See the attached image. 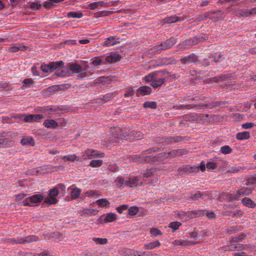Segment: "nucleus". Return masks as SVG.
Returning a JSON list of instances; mask_svg holds the SVG:
<instances>
[{
    "label": "nucleus",
    "mask_w": 256,
    "mask_h": 256,
    "mask_svg": "<svg viewBox=\"0 0 256 256\" xmlns=\"http://www.w3.org/2000/svg\"><path fill=\"white\" fill-rule=\"evenodd\" d=\"M70 74L67 66L66 68L62 70L60 72L58 71L56 73V75L58 77L66 76Z\"/></svg>",
    "instance_id": "nucleus-49"
},
{
    "label": "nucleus",
    "mask_w": 256,
    "mask_h": 256,
    "mask_svg": "<svg viewBox=\"0 0 256 256\" xmlns=\"http://www.w3.org/2000/svg\"><path fill=\"white\" fill-rule=\"evenodd\" d=\"M154 170L153 168L148 170L146 171V172L144 174L143 178H148L153 176L154 172Z\"/></svg>",
    "instance_id": "nucleus-59"
},
{
    "label": "nucleus",
    "mask_w": 256,
    "mask_h": 256,
    "mask_svg": "<svg viewBox=\"0 0 256 256\" xmlns=\"http://www.w3.org/2000/svg\"><path fill=\"white\" fill-rule=\"evenodd\" d=\"M126 254L127 256H152V255L150 252H141L134 250H129Z\"/></svg>",
    "instance_id": "nucleus-12"
},
{
    "label": "nucleus",
    "mask_w": 256,
    "mask_h": 256,
    "mask_svg": "<svg viewBox=\"0 0 256 256\" xmlns=\"http://www.w3.org/2000/svg\"><path fill=\"white\" fill-rule=\"evenodd\" d=\"M227 77L225 75H220L218 76L212 78L208 79V81L210 82H216L220 81H222L226 80Z\"/></svg>",
    "instance_id": "nucleus-41"
},
{
    "label": "nucleus",
    "mask_w": 256,
    "mask_h": 256,
    "mask_svg": "<svg viewBox=\"0 0 256 256\" xmlns=\"http://www.w3.org/2000/svg\"><path fill=\"white\" fill-rule=\"evenodd\" d=\"M224 14L220 10L208 12L202 15L198 16V18L200 20H204L208 18L213 22H216L224 18Z\"/></svg>",
    "instance_id": "nucleus-1"
},
{
    "label": "nucleus",
    "mask_w": 256,
    "mask_h": 256,
    "mask_svg": "<svg viewBox=\"0 0 256 256\" xmlns=\"http://www.w3.org/2000/svg\"><path fill=\"white\" fill-rule=\"evenodd\" d=\"M116 44V41L114 37H108L104 42V46H110Z\"/></svg>",
    "instance_id": "nucleus-40"
},
{
    "label": "nucleus",
    "mask_w": 256,
    "mask_h": 256,
    "mask_svg": "<svg viewBox=\"0 0 256 256\" xmlns=\"http://www.w3.org/2000/svg\"><path fill=\"white\" fill-rule=\"evenodd\" d=\"M166 58L158 59L156 61L154 65H156V66H160L166 64Z\"/></svg>",
    "instance_id": "nucleus-64"
},
{
    "label": "nucleus",
    "mask_w": 256,
    "mask_h": 256,
    "mask_svg": "<svg viewBox=\"0 0 256 256\" xmlns=\"http://www.w3.org/2000/svg\"><path fill=\"white\" fill-rule=\"evenodd\" d=\"M58 202L56 198L52 196L46 197L44 198V202L48 204H54Z\"/></svg>",
    "instance_id": "nucleus-50"
},
{
    "label": "nucleus",
    "mask_w": 256,
    "mask_h": 256,
    "mask_svg": "<svg viewBox=\"0 0 256 256\" xmlns=\"http://www.w3.org/2000/svg\"><path fill=\"white\" fill-rule=\"evenodd\" d=\"M250 138V133L248 132H242L237 133L236 138L238 140H248Z\"/></svg>",
    "instance_id": "nucleus-25"
},
{
    "label": "nucleus",
    "mask_w": 256,
    "mask_h": 256,
    "mask_svg": "<svg viewBox=\"0 0 256 256\" xmlns=\"http://www.w3.org/2000/svg\"><path fill=\"white\" fill-rule=\"evenodd\" d=\"M58 194L59 191L57 190V188H56V186L50 190L48 193V194L50 196H52L54 198L58 196Z\"/></svg>",
    "instance_id": "nucleus-62"
},
{
    "label": "nucleus",
    "mask_w": 256,
    "mask_h": 256,
    "mask_svg": "<svg viewBox=\"0 0 256 256\" xmlns=\"http://www.w3.org/2000/svg\"><path fill=\"white\" fill-rule=\"evenodd\" d=\"M82 16L83 14L81 12H70L67 14V16L69 18H80Z\"/></svg>",
    "instance_id": "nucleus-37"
},
{
    "label": "nucleus",
    "mask_w": 256,
    "mask_h": 256,
    "mask_svg": "<svg viewBox=\"0 0 256 256\" xmlns=\"http://www.w3.org/2000/svg\"><path fill=\"white\" fill-rule=\"evenodd\" d=\"M225 215L231 216L232 218H235L237 216H241L242 215L243 212L240 210H236V211L227 210L226 212Z\"/></svg>",
    "instance_id": "nucleus-29"
},
{
    "label": "nucleus",
    "mask_w": 256,
    "mask_h": 256,
    "mask_svg": "<svg viewBox=\"0 0 256 256\" xmlns=\"http://www.w3.org/2000/svg\"><path fill=\"white\" fill-rule=\"evenodd\" d=\"M172 244L176 246H188L192 244V242L186 240H176L172 242Z\"/></svg>",
    "instance_id": "nucleus-23"
},
{
    "label": "nucleus",
    "mask_w": 256,
    "mask_h": 256,
    "mask_svg": "<svg viewBox=\"0 0 256 256\" xmlns=\"http://www.w3.org/2000/svg\"><path fill=\"white\" fill-rule=\"evenodd\" d=\"M222 56L218 53H214L213 54H210L208 58H212L214 62L216 63H217L222 60Z\"/></svg>",
    "instance_id": "nucleus-34"
},
{
    "label": "nucleus",
    "mask_w": 256,
    "mask_h": 256,
    "mask_svg": "<svg viewBox=\"0 0 256 256\" xmlns=\"http://www.w3.org/2000/svg\"><path fill=\"white\" fill-rule=\"evenodd\" d=\"M104 154L100 152L97 150L92 149H87L84 152V154L82 158L78 159L79 161H82V160H92L96 158H103Z\"/></svg>",
    "instance_id": "nucleus-5"
},
{
    "label": "nucleus",
    "mask_w": 256,
    "mask_h": 256,
    "mask_svg": "<svg viewBox=\"0 0 256 256\" xmlns=\"http://www.w3.org/2000/svg\"><path fill=\"white\" fill-rule=\"evenodd\" d=\"M181 226V223L178 222H172L169 224L168 227L172 228L174 230L178 229L179 227Z\"/></svg>",
    "instance_id": "nucleus-57"
},
{
    "label": "nucleus",
    "mask_w": 256,
    "mask_h": 256,
    "mask_svg": "<svg viewBox=\"0 0 256 256\" xmlns=\"http://www.w3.org/2000/svg\"><path fill=\"white\" fill-rule=\"evenodd\" d=\"M160 74V72H152V73L148 74V75L145 76L144 78V79L146 82H152L156 74Z\"/></svg>",
    "instance_id": "nucleus-39"
},
{
    "label": "nucleus",
    "mask_w": 256,
    "mask_h": 256,
    "mask_svg": "<svg viewBox=\"0 0 256 256\" xmlns=\"http://www.w3.org/2000/svg\"><path fill=\"white\" fill-rule=\"evenodd\" d=\"M102 160H92L89 165L92 168H98L102 165Z\"/></svg>",
    "instance_id": "nucleus-48"
},
{
    "label": "nucleus",
    "mask_w": 256,
    "mask_h": 256,
    "mask_svg": "<svg viewBox=\"0 0 256 256\" xmlns=\"http://www.w3.org/2000/svg\"><path fill=\"white\" fill-rule=\"evenodd\" d=\"M188 216L192 218L196 216H201L205 214L204 211L203 210H192L190 212H188Z\"/></svg>",
    "instance_id": "nucleus-35"
},
{
    "label": "nucleus",
    "mask_w": 256,
    "mask_h": 256,
    "mask_svg": "<svg viewBox=\"0 0 256 256\" xmlns=\"http://www.w3.org/2000/svg\"><path fill=\"white\" fill-rule=\"evenodd\" d=\"M33 83V81L30 78L24 79L22 82V88L24 89L26 88L30 87Z\"/></svg>",
    "instance_id": "nucleus-51"
},
{
    "label": "nucleus",
    "mask_w": 256,
    "mask_h": 256,
    "mask_svg": "<svg viewBox=\"0 0 256 256\" xmlns=\"http://www.w3.org/2000/svg\"><path fill=\"white\" fill-rule=\"evenodd\" d=\"M179 170L184 172H198L199 168L195 166H190L187 165L180 168Z\"/></svg>",
    "instance_id": "nucleus-18"
},
{
    "label": "nucleus",
    "mask_w": 256,
    "mask_h": 256,
    "mask_svg": "<svg viewBox=\"0 0 256 256\" xmlns=\"http://www.w3.org/2000/svg\"><path fill=\"white\" fill-rule=\"evenodd\" d=\"M151 92L152 88L148 86H142L138 90V92L143 96L149 95Z\"/></svg>",
    "instance_id": "nucleus-27"
},
{
    "label": "nucleus",
    "mask_w": 256,
    "mask_h": 256,
    "mask_svg": "<svg viewBox=\"0 0 256 256\" xmlns=\"http://www.w3.org/2000/svg\"><path fill=\"white\" fill-rule=\"evenodd\" d=\"M242 202L244 205L248 207L253 208L256 206V204L251 199L248 198H244Z\"/></svg>",
    "instance_id": "nucleus-30"
},
{
    "label": "nucleus",
    "mask_w": 256,
    "mask_h": 256,
    "mask_svg": "<svg viewBox=\"0 0 256 256\" xmlns=\"http://www.w3.org/2000/svg\"><path fill=\"white\" fill-rule=\"evenodd\" d=\"M61 158L66 160V161H70V162H74L77 156L76 154H68L67 156H63L61 157Z\"/></svg>",
    "instance_id": "nucleus-52"
},
{
    "label": "nucleus",
    "mask_w": 256,
    "mask_h": 256,
    "mask_svg": "<svg viewBox=\"0 0 256 256\" xmlns=\"http://www.w3.org/2000/svg\"><path fill=\"white\" fill-rule=\"evenodd\" d=\"M112 133L113 136L114 138H120L121 140L126 138V136L124 134L122 130L119 128H118L116 130L114 134V132H112Z\"/></svg>",
    "instance_id": "nucleus-32"
},
{
    "label": "nucleus",
    "mask_w": 256,
    "mask_h": 256,
    "mask_svg": "<svg viewBox=\"0 0 256 256\" xmlns=\"http://www.w3.org/2000/svg\"><path fill=\"white\" fill-rule=\"evenodd\" d=\"M96 203L100 208L106 206L110 204V202L106 198H102L96 201Z\"/></svg>",
    "instance_id": "nucleus-46"
},
{
    "label": "nucleus",
    "mask_w": 256,
    "mask_h": 256,
    "mask_svg": "<svg viewBox=\"0 0 256 256\" xmlns=\"http://www.w3.org/2000/svg\"><path fill=\"white\" fill-rule=\"evenodd\" d=\"M179 20V18L176 16H172L169 17H166L163 20L164 23L171 24Z\"/></svg>",
    "instance_id": "nucleus-38"
},
{
    "label": "nucleus",
    "mask_w": 256,
    "mask_h": 256,
    "mask_svg": "<svg viewBox=\"0 0 256 256\" xmlns=\"http://www.w3.org/2000/svg\"><path fill=\"white\" fill-rule=\"evenodd\" d=\"M94 212V210L92 208L83 209L81 211V216L90 215L93 214Z\"/></svg>",
    "instance_id": "nucleus-61"
},
{
    "label": "nucleus",
    "mask_w": 256,
    "mask_h": 256,
    "mask_svg": "<svg viewBox=\"0 0 256 256\" xmlns=\"http://www.w3.org/2000/svg\"><path fill=\"white\" fill-rule=\"evenodd\" d=\"M20 143L23 146H33L35 144V141L33 138L32 136H24L22 138Z\"/></svg>",
    "instance_id": "nucleus-14"
},
{
    "label": "nucleus",
    "mask_w": 256,
    "mask_h": 256,
    "mask_svg": "<svg viewBox=\"0 0 256 256\" xmlns=\"http://www.w3.org/2000/svg\"><path fill=\"white\" fill-rule=\"evenodd\" d=\"M203 196V193L200 192H196L194 194L192 195L190 198L193 201H196L202 198Z\"/></svg>",
    "instance_id": "nucleus-56"
},
{
    "label": "nucleus",
    "mask_w": 256,
    "mask_h": 256,
    "mask_svg": "<svg viewBox=\"0 0 256 256\" xmlns=\"http://www.w3.org/2000/svg\"><path fill=\"white\" fill-rule=\"evenodd\" d=\"M38 240V236L31 235L18 238L17 240L14 238H8L6 240V242L12 244H24L25 243H30L36 242Z\"/></svg>",
    "instance_id": "nucleus-4"
},
{
    "label": "nucleus",
    "mask_w": 256,
    "mask_h": 256,
    "mask_svg": "<svg viewBox=\"0 0 256 256\" xmlns=\"http://www.w3.org/2000/svg\"><path fill=\"white\" fill-rule=\"evenodd\" d=\"M160 246V242L158 240H155L149 243L144 244V248L146 250H150Z\"/></svg>",
    "instance_id": "nucleus-21"
},
{
    "label": "nucleus",
    "mask_w": 256,
    "mask_h": 256,
    "mask_svg": "<svg viewBox=\"0 0 256 256\" xmlns=\"http://www.w3.org/2000/svg\"><path fill=\"white\" fill-rule=\"evenodd\" d=\"M206 168L208 170H213L217 168L218 164L216 162L212 160L208 162L206 164Z\"/></svg>",
    "instance_id": "nucleus-44"
},
{
    "label": "nucleus",
    "mask_w": 256,
    "mask_h": 256,
    "mask_svg": "<svg viewBox=\"0 0 256 256\" xmlns=\"http://www.w3.org/2000/svg\"><path fill=\"white\" fill-rule=\"evenodd\" d=\"M44 118V116L40 114H28L27 122H38L40 120Z\"/></svg>",
    "instance_id": "nucleus-17"
},
{
    "label": "nucleus",
    "mask_w": 256,
    "mask_h": 256,
    "mask_svg": "<svg viewBox=\"0 0 256 256\" xmlns=\"http://www.w3.org/2000/svg\"><path fill=\"white\" fill-rule=\"evenodd\" d=\"M110 2H106L104 1H99L90 3L88 5V8L90 10H95L96 8H100L102 7H108L110 6Z\"/></svg>",
    "instance_id": "nucleus-11"
},
{
    "label": "nucleus",
    "mask_w": 256,
    "mask_h": 256,
    "mask_svg": "<svg viewBox=\"0 0 256 256\" xmlns=\"http://www.w3.org/2000/svg\"><path fill=\"white\" fill-rule=\"evenodd\" d=\"M120 56L117 54H111L106 57V61L108 62H115L119 60Z\"/></svg>",
    "instance_id": "nucleus-24"
},
{
    "label": "nucleus",
    "mask_w": 256,
    "mask_h": 256,
    "mask_svg": "<svg viewBox=\"0 0 256 256\" xmlns=\"http://www.w3.org/2000/svg\"><path fill=\"white\" fill-rule=\"evenodd\" d=\"M44 198V196L40 194H34L26 198L22 202L24 206H32L34 204L40 202Z\"/></svg>",
    "instance_id": "nucleus-6"
},
{
    "label": "nucleus",
    "mask_w": 256,
    "mask_h": 256,
    "mask_svg": "<svg viewBox=\"0 0 256 256\" xmlns=\"http://www.w3.org/2000/svg\"><path fill=\"white\" fill-rule=\"evenodd\" d=\"M176 40L174 38H170L166 40V41L163 42L167 50L170 48L174 44H176Z\"/></svg>",
    "instance_id": "nucleus-33"
},
{
    "label": "nucleus",
    "mask_w": 256,
    "mask_h": 256,
    "mask_svg": "<svg viewBox=\"0 0 256 256\" xmlns=\"http://www.w3.org/2000/svg\"><path fill=\"white\" fill-rule=\"evenodd\" d=\"M244 246L242 244H231L228 246L226 247H222L219 248V250H224L225 251H234L236 250H240L244 248Z\"/></svg>",
    "instance_id": "nucleus-16"
},
{
    "label": "nucleus",
    "mask_w": 256,
    "mask_h": 256,
    "mask_svg": "<svg viewBox=\"0 0 256 256\" xmlns=\"http://www.w3.org/2000/svg\"><path fill=\"white\" fill-rule=\"evenodd\" d=\"M57 190L59 191V194H62L64 196L66 194V186L62 184H58L56 186Z\"/></svg>",
    "instance_id": "nucleus-55"
},
{
    "label": "nucleus",
    "mask_w": 256,
    "mask_h": 256,
    "mask_svg": "<svg viewBox=\"0 0 256 256\" xmlns=\"http://www.w3.org/2000/svg\"><path fill=\"white\" fill-rule=\"evenodd\" d=\"M92 60V64L94 66L105 64V61L103 60L100 57H96Z\"/></svg>",
    "instance_id": "nucleus-43"
},
{
    "label": "nucleus",
    "mask_w": 256,
    "mask_h": 256,
    "mask_svg": "<svg viewBox=\"0 0 256 256\" xmlns=\"http://www.w3.org/2000/svg\"><path fill=\"white\" fill-rule=\"evenodd\" d=\"M187 152V151L184 149H179V150H172L170 152H169L167 153H162L159 154L161 156H164L166 157L170 156L172 158H174L176 156H180L182 155H184Z\"/></svg>",
    "instance_id": "nucleus-10"
},
{
    "label": "nucleus",
    "mask_w": 256,
    "mask_h": 256,
    "mask_svg": "<svg viewBox=\"0 0 256 256\" xmlns=\"http://www.w3.org/2000/svg\"><path fill=\"white\" fill-rule=\"evenodd\" d=\"M232 149L229 146L226 145L220 148V152L222 154H226L231 153Z\"/></svg>",
    "instance_id": "nucleus-53"
},
{
    "label": "nucleus",
    "mask_w": 256,
    "mask_h": 256,
    "mask_svg": "<svg viewBox=\"0 0 256 256\" xmlns=\"http://www.w3.org/2000/svg\"><path fill=\"white\" fill-rule=\"evenodd\" d=\"M102 195V193L99 190H90L86 192L84 194L85 196L89 198L94 196H100Z\"/></svg>",
    "instance_id": "nucleus-28"
},
{
    "label": "nucleus",
    "mask_w": 256,
    "mask_h": 256,
    "mask_svg": "<svg viewBox=\"0 0 256 256\" xmlns=\"http://www.w3.org/2000/svg\"><path fill=\"white\" fill-rule=\"evenodd\" d=\"M112 12L110 11H100L96 14V16H108L110 15Z\"/></svg>",
    "instance_id": "nucleus-63"
},
{
    "label": "nucleus",
    "mask_w": 256,
    "mask_h": 256,
    "mask_svg": "<svg viewBox=\"0 0 256 256\" xmlns=\"http://www.w3.org/2000/svg\"><path fill=\"white\" fill-rule=\"evenodd\" d=\"M253 188L251 187H242L238 190V194L240 196H243L250 194Z\"/></svg>",
    "instance_id": "nucleus-20"
},
{
    "label": "nucleus",
    "mask_w": 256,
    "mask_h": 256,
    "mask_svg": "<svg viewBox=\"0 0 256 256\" xmlns=\"http://www.w3.org/2000/svg\"><path fill=\"white\" fill-rule=\"evenodd\" d=\"M162 52L160 44L155 46L150 50V53L153 54H159Z\"/></svg>",
    "instance_id": "nucleus-58"
},
{
    "label": "nucleus",
    "mask_w": 256,
    "mask_h": 256,
    "mask_svg": "<svg viewBox=\"0 0 256 256\" xmlns=\"http://www.w3.org/2000/svg\"><path fill=\"white\" fill-rule=\"evenodd\" d=\"M64 63L62 61L50 62L47 64H42L41 70L44 72L50 73L54 70H59L64 68Z\"/></svg>",
    "instance_id": "nucleus-2"
},
{
    "label": "nucleus",
    "mask_w": 256,
    "mask_h": 256,
    "mask_svg": "<svg viewBox=\"0 0 256 256\" xmlns=\"http://www.w3.org/2000/svg\"><path fill=\"white\" fill-rule=\"evenodd\" d=\"M198 60L197 56L192 54L184 58L180 59V62L183 64H188L192 62H195Z\"/></svg>",
    "instance_id": "nucleus-15"
},
{
    "label": "nucleus",
    "mask_w": 256,
    "mask_h": 256,
    "mask_svg": "<svg viewBox=\"0 0 256 256\" xmlns=\"http://www.w3.org/2000/svg\"><path fill=\"white\" fill-rule=\"evenodd\" d=\"M12 118L18 119L20 120H22L27 122V120H26L28 119V114H18L12 116Z\"/></svg>",
    "instance_id": "nucleus-54"
},
{
    "label": "nucleus",
    "mask_w": 256,
    "mask_h": 256,
    "mask_svg": "<svg viewBox=\"0 0 256 256\" xmlns=\"http://www.w3.org/2000/svg\"><path fill=\"white\" fill-rule=\"evenodd\" d=\"M143 106L144 108L156 109L157 107V104L155 102L147 101L144 104Z\"/></svg>",
    "instance_id": "nucleus-47"
},
{
    "label": "nucleus",
    "mask_w": 256,
    "mask_h": 256,
    "mask_svg": "<svg viewBox=\"0 0 256 256\" xmlns=\"http://www.w3.org/2000/svg\"><path fill=\"white\" fill-rule=\"evenodd\" d=\"M67 67L70 74L80 73L88 69V66L82 68L81 66L76 64H70L67 66Z\"/></svg>",
    "instance_id": "nucleus-8"
},
{
    "label": "nucleus",
    "mask_w": 256,
    "mask_h": 256,
    "mask_svg": "<svg viewBox=\"0 0 256 256\" xmlns=\"http://www.w3.org/2000/svg\"><path fill=\"white\" fill-rule=\"evenodd\" d=\"M150 234L152 238H155L158 236H162V232L160 230L155 228H152L150 230Z\"/></svg>",
    "instance_id": "nucleus-42"
},
{
    "label": "nucleus",
    "mask_w": 256,
    "mask_h": 256,
    "mask_svg": "<svg viewBox=\"0 0 256 256\" xmlns=\"http://www.w3.org/2000/svg\"><path fill=\"white\" fill-rule=\"evenodd\" d=\"M26 47L24 45H17L9 48L8 50L12 52H16L18 50H25Z\"/></svg>",
    "instance_id": "nucleus-36"
},
{
    "label": "nucleus",
    "mask_w": 256,
    "mask_h": 256,
    "mask_svg": "<svg viewBox=\"0 0 256 256\" xmlns=\"http://www.w3.org/2000/svg\"><path fill=\"white\" fill-rule=\"evenodd\" d=\"M158 76V74H156L152 82L150 84V86L154 88L160 87L164 83L165 78H159Z\"/></svg>",
    "instance_id": "nucleus-13"
},
{
    "label": "nucleus",
    "mask_w": 256,
    "mask_h": 256,
    "mask_svg": "<svg viewBox=\"0 0 256 256\" xmlns=\"http://www.w3.org/2000/svg\"><path fill=\"white\" fill-rule=\"evenodd\" d=\"M142 184L140 177L138 176L130 178L127 182V186L130 188L140 186Z\"/></svg>",
    "instance_id": "nucleus-9"
},
{
    "label": "nucleus",
    "mask_w": 256,
    "mask_h": 256,
    "mask_svg": "<svg viewBox=\"0 0 256 256\" xmlns=\"http://www.w3.org/2000/svg\"><path fill=\"white\" fill-rule=\"evenodd\" d=\"M116 220V214L114 213H110L107 214L104 219V223H108L112 222Z\"/></svg>",
    "instance_id": "nucleus-31"
},
{
    "label": "nucleus",
    "mask_w": 256,
    "mask_h": 256,
    "mask_svg": "<svg viewBox=\"0 0 256 256\" xmlns=\"http://www.w3.org/2000/svg\"><path fill=\"white\" fill-rule=\"evenodd\" d=\"M82 190L76 187L72 188L70 192V197L72 200L77 199L80 196Z\"/></svg>",
    "instance_id": "nucleus-26"
},
{
    "label": "nucleus",
    "mask_w": 256,
    "mask_h": 256,
    "mask_svg": "<svg viewBox=\"0 0 256 256\" xmlns=\"http://www.w3.org/2000/svg\"><path fill=\"white\" fill-rule=\"evenodd\" d=\"M17 135L16 133L10 134V132L0 133V148H4L9 144V140L7 137L13 138Z\"/></svg>",
    "instance_id": "nucleus-7"
},
{
    "label": "nucleus",
    "mask_w": 256,
    "mask_h": 256,
    "mask_svg": "<svg viewBox=\"0 0 256 256\" xmlns=\"http://www.w3.org/2000/svg\"><path fill=\"white\" fill-rule=\"evenodd\" d=\"M128 212L130 215L134 216L138 212V208L137 206H131L128 209Z\"/></svg>",
    "instance_id": "nucleus-60"
},
{
    "label": "nucleus",
    "mask_w": 256,
    "mask_h": 256,
    "mask_svg": "<svg viewBox=\"0 0 256 256\" xmlns=\"http://www.w3.org/2000/svg\"><path fill=\"white\" fill-rule=\"evenodd\" d=\"M202 41V40L200 38H198L197 36H194L185 40L184 42V44L186 46H194Z\"/></svg>",
    "instance_id": "nucleus-19"
},
{
    "label": "nucleus",
    "mask_w": 256,
    "mask_h": 256,
    "mask_svg": "<svg viewBox=\"0 0 256 256\" xmlns=\"http://www.w3.org/2000/svg\"><path fill=\"white\" fill-rule=\"evenodd\" d=\"M92 241L97 244H106L108 242V239L106 238H93Z\"/></svg>",
    "instance_id": "nucleus-45"
},
{
    "label": "nucleus",
    "mask_w": 256,
    "mask_h": 256,
    "mask_svg": "<svg viewBox=\"0 0 256 256\" xmlns=\"http://www.w3.org/2000/svg\"><path fill=\"white\" fill-rule=\"evenodd\" d=\"M219 102H214L210 104H204L202 105H197V104H188V105H184V104H180V105H176V106H174L172 107V108L178 110L181 109H187L189 110L190 108H198L199 107H202L204 106L207 108H214L216 106H218L219 105Z\"/></svg>",
    "instance_id": "nucleus-3"
},
{
    "label": "nucleus",
    "mask_w": 256,
    "mask_h": 256,
    "mask_svg": "<svg viewBox=\"0 0 256 256\" xmlns=\"http://www.w3.org/2000/svg\"><path fill=\"white\" fill-rule=\"evenodd\" d=\"M43 125L47 128H56L58 126V124L54 120H46Z\"/></svg>",
    "instance_id": "nucleus-22"
}]
</instances>
